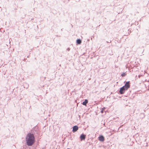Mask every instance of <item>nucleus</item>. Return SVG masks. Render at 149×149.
I'll return each instance as SVG.
<instances>
[{
  "label": "nucleus",
  "instance_id": "nucleus-9",
  "mask_svg": "<svg viewBox=\"0 0 149 149\" xmlns=\"http://www.w3.org/2000/svg\"><path fill=\"white\" fill-rule=\"evenodd\" d=\"M126 75V74L125 73H123V74H121V76H122V77H124V76H125Z\"/></svg>",
  "mask_w": 149,
  "mask_h": 149
},
{
  "label": "nucleus",
  "instance_id": "nucleus-2",
  "mask_svg": "<svg viewBox=\"0 0 149 149\" xmlns=\"http://www.w3.org/2000/svg\"><path fill=\"white\" fill-rule=\"evenodd\" d=\"M123 87L125 88L126 90H127L130 87V81L126 82L125 85Z\"/></svg>",
  "mask_w": 149,
  "mask_h": 149
},
{
  "label": "nucleus",
  "instance_id": "nucleus-5",
  "mask_svg": "<svg viewBox=\"0 0 149 149\" xmlns=\"http://www.w3.org/2000/svg\"><path fill=\"white\" fill-rule=\"evenodd\" d=\"M86 136L83 134H81L80 136V139L81 141L84 140L86 138Z\"/></svg>",
  "mask_w": 149,
  "mask_h": 149
},
{
  "label": "nucleus",
  "instance_id": "nucleus-1",
  "mask_svg": "<svg viewBox=\"0 0 149 149\" xmlns=\"http://www.w3.org/2000/svg\"><path fill=\"white\" fill-rule=\"evenodd\" d=\"M25 140L27 146H32L35 142V138L34 134L31 133H29L26 136Z\"/></svg>",
  "mask_w": 149,
  "mask_h": 149
},
{
  "label": "nucleus",
  "instance_id": "nucleus-7",
  "mask_svg": "<svg viewBox=\"0 0 149 149\" xmlns=\"http://www.w3.org/2000/svg\"><path fill=\"white\" fill-rule=\"evenodd\" d=\"M88 103V100L86 99L85 100V101L82 103V104L83 105L86 106V104Z\"/></svg>",
  "mask_w": 149,
  "mask_h": 149
},
{
  "label": "nucleus",
  "instance_id": "nucleus-8",
  "mask_svg": "<svg viewBox=\"0 0 149 149\" xmlns=\"http://www.w3.org/2000/svg\"><path fill=\"white\" fill-rule=\"evenodd\" d=\"M77 42L78 44H80L81 43V42L80 39H78L77 40Z\"/></svg>",
  "mask_w": 149,
  "mask_h": 149
},
{
  "label": "nucleus",
  "instance_id": "nucleus-4",
  "mask_svg": "<svg viewBox=\"0 0 149 149\" xmlns=\"http://www.w3.org/2000/svg\"><path fill=\"white\" fill-rule=\"evenodd\" d=\"M78 129V127L76 125L73 127L72 131L73 132H76Z\"/></svg>",
  "mask_w": 149,
  "mask_h": 149
},
{
  "label": "nucleus",
  "instance_id": "nucleus-6",
  "mask_svg": "<svg viewBox=\"0 0 149 149\" xmlns=\"http://www.w3.org/2000/svg\"><path fill=\"white\" fill-rule=\"evenodd\" d=\"M99 140L102 141H103L104 140V137L102 136H101L99 137Z\"/></svg>",
  "mask_w": 149,
  "mask_h": 149
},
{
  "label": "nucleus",
  "instance_id": "nucleus-10",
  "mask_svg": "<svg viewBox=\"0 0 149 149\" xmlns=\"http://www.w3.org/2000/svg\"><path fill=\"white\" fill-rule=\"evenodd\" d=\"M101 113H103V110H102V111H101Z\"/></svg>",
  "mask_w": 149,
  "mask_h": 149
},
{
  "label": "nucleus",
  "instance_id": "nucleus-3",
  "mask_svg": "<svg viewBox=\"0 0 149 149\" xmlns=\"http://www.w3.org/2000/svg\"><path fill=\"white\" fill-rule=\"evenodd\" d=\"M125 90H126L125 88L123 86L120 89L119 92L120 94H123L124 93Z\"/></svg>",
  "mask_w": 149,
  "mask_h": 149
}]
</instances>
